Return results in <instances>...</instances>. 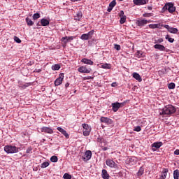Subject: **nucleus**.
<instances>
[{
    "label": "nucleus",
    "mask_w": 179,
    "mask_h": 179,
    "mask_svg": "<svg viewBox=\"0 0 179 179\" xmlns=\"http://www.w3.org/2000/svg\"><path fill=\"white\" fill-rule=\"evenodd\" d=\"M83 16V14H82V11H78L74 16L75 20H80L82 19V17Z\"/></svg>",
    "instance_id": "24"
},
{
    "label": "nucleus",
    "mask_w": 179,
    "mask_h": 179,
    "mask_svg": "<svg viewBox=\"0 0 179 179\" xmlns=\"http://www.w3.org/2000/svg\"><path fill=\"white\" fill-rule=\"evenodd\" d=\"M19 149L20 148L13 145H6L4 147V151L6 153H17V152H19Z\"/></svg>",
    "instance_id": "2"
},
{
    "label": "nucleus",
    "mask_w": 179,
    "mask_h": 179,
    "mask_svg": "<svg viewBox=\"0 0 179 179\" xmlns=\"http://www.w3.org/2000/svg\"><path fill=\"white\" fill-rule=\"evenodd\" d=\"M57 129L59 131V132H61V134H62V135H64L66 139H69V134L65 131V129H62V127H57Z\"/></svg>",
    "instance_id": "16"
},
{
    "label": "nucleus",
    "mask_w": 179,
    "mask_h": 179,
    "mask_svg": "<svg viewBox=\"0 0 179 179\" xmlns=\"http://www.w3.org/2000/svg\"><path fill=\"white\" fill-rule=\"evenodd\" d=\"M115 50H117V51H120L121 50V45L115 44L114 45Z\"/></svg>",
    "instance_id": "43"
},
{
    "label": "nucleus",
    "mask_w": 179,
    "mask_h": 179,
    "mask_svg": "<svg viewBox=\"0 0 179 179\" xmlns=\"http://www.w3.org/2000/svg\"><path fill=\"white\" fill-rule=\"evenodd\" d=\"M102 178L103 179H109L110 175L108 174V172H107V170L103 169L102 170Z\"/></svg>",
    "instance_id": "22"
},
{
    "label": "nucleus",
    "mask_w": 179,
    "mask_h": 179,
    "mask_svg": "<svg viewBox=\"0 0 179 179\" xmlns=\"http://www.w3.org/2000/svg\"><path fill=\"white\" fill-rule=\"evenodd\" d=\"M62 43H63V47H66V44H68V38H66V36L65 37H62L61 39Z\"/></svg>",
    "instance_id": "27"
},
{
    "label": "nucleus",
    "mask_w": 179,
    "mask_h": 179,
    "mask_svg": "<svg viewBox=\"0 0 179 179\" xmlns=\"http://www.w3.org/2000/svg\"><path fill=\"white\" fill-rule=\"evenodd\" d=\"M127 21V16H122L120 17V24H124V23H125V22Z\"/></svg>",
    "instance_id": "35"
},
{
    "label": "nucleus",
    "mask_w": 179,
    "mask_h": 179,
    "mask_svg": "<svg viewBox=\"0 0 179 179\" xmlns=\"http://www.w3.org/2000/svg\"><path fill=\"white\" fill-rule=\"evenodd\" d=\"M41 132H44V134H54V130L51 127H43L41 128Z\"/></svg>",
    "instance_id": "13"
},
{
    "label": "nucleus",
    "mask_w": 179,
    "mask_h": 179,
    "mask_svg": "<svg viewBox=\"0 0 179 179\" xmlns=\"http://www.w3.org/2000/svg\"><path fill=\"white\" fill-rule=\"evenodd\" d=\"M134 131L136 132H141V131H142V128L140 126H136L134 128Z\"/></svg>",
    "instance_id": "37"
},
{
    "label": "nucleus",
    "mask_w": 179,
    "mask_h": 179,
    "mask_svg": "<svg viewBox=\"0 0 179 179\" xmlns=\"http://www.w3.org/2000/svg\"><path fill=\"white\" fill-rule=\"evenodd\" d=\"M20 87H22V89H26V85L20 86Z\"/></svg>",
    "instance_id": "54"
},
{
    "label": "nucleus",
    "mask_w": 179,
    "mask_h": 179,
    "mask_svg": "<svg viewBox=\"0 0 179 179\" xmlns=\"http://www.w3.org/2000/svg\"><path fill=\"white\" fill-rule=\"evenodd\" d=\"M81 62H83V64H85L87 65H94V62H93V61H92L90 59H87V58H83L81 60Z\"/></svg>",
    "instance_id": "19"
},
{
    "label": "nucleus",
    "mask_w": 179,
    "mask_h": 179,
    "mask_svg": "<svg viewBox=\"0 0 179 179\" xmlns=\"http://www.w3.org/2000/svg\"><path fill=\"white\" fill-rule=\"evenodd\" d=\"M106 164L108 167H110V169H118V164L114 162V159H107L106 160Z\"/></svg>",
    "instance_id": "4"
},
{
    "label": "nucleus",
    "mask_w": 179,
    "mask_h": 179,
    "mask_svg": "<svg viewBox=\"0 0 179 179\" xmlns=\"http://www.w3.org/2000/svg\"><path fill=\"white\" fill-rule=\"evenodd\" d=\"M101 68H103V69H111V64H103L101 65Z\"/></svg>",
    "instance_id": "29"
},
{
    "label": "nucleus",
    "mask_w": 179,
    "mask_h": 179,
    "mask_svg": "<svg viewBox=\"0 0 179 179\" xmlns=\"http://www.w3.org/2000/svg\"><path fill=\"white\" fill-rule=\"evenodd\" d=\"M25 22H26L27 26H33V24H34V22L31 20V19H30L29 17H26Z\"/></svg>",
    "instance_id": "26"
},
{
    "label": "nucleus",
    "mask_w": 179,
    "mask_h": 179,
    "mask_svg": "<svg viewBox=\"0 0 179 179\" xmlns=\"http://www.w3.org/2000/svg\"><path fill=\"white\" fill-rule=\"evenodd\" d=\"M169 173V169H164L159 179H166V178L167 177V173Z\"/></svg>",
    "instance_id": "21"
},
{
    "label": "nucleus",
    "mask_w": 179,
    "mask_h": 179,
    "mask_svg": "<svg viewBox=\"0 0 179 179\" xmlns=\"http://www.w3.org/2000/svg\"><path fill=\"white\" fill-rule=\"evenodd\" d=\"M144 172H145V169H143V168L141 167L138 171V176H142Z\"/></svg>",
    "instance_id": "40"
},
{
    "label": "nucleus",
    "mask_w": 179,
    "mask_h": 179,
    "mask_svg": "<svg viewBox=\"0 0 179 179\" xmlns=\"http://www.w3.org/2000/svg\"><path fill=\"white\" fill-rule=\"evenodd\" d=\"M169 89H176V84L174 83H171L168 85Z\"/></svg>",
    "instance_id": "39"
},
{
    "label": "nucleus",
    "mask_w": 179,
    "mask_h": 179,
    "mask_svg": "<svg viewBox=\"0 0 179 179\" xmlns=\"http://www.w3.org/2000/svg\"><path fill=\"white\" fill-rule=\"evenodd\" d=\"M164 27L167 29L168 31H169V33H172V34H177V33H178V29L177 28L171 27L167 24L164 25Z\"/></svg>",
    "instance_id": "9"
},
{
    "label": "nucleus",
    "mask_w": 179,
    "mask_h": 179,
    "mask_svg": "<svg viewBox=\"0 0 179 179\" xmlns=\"http://www.w3.org/2000/svg\"><path fill=\"white\" fill-rule=\"evenodd\" d=\"M83 132L84 136H89L92 131V127L86 123L83 124Z\"/></svg>",
    "instance_id": "5"
},
{
    "label": "nucleus",
    "mask_w": 179,
    "mask_h": 179,
    "mask_svg": "<svg viewBox=\"0 0 179 179\" xmlns=\"http://www.w3.org/2000/svg\"><path fill=\"white\" fill-rule=\"evenodd\" d=\"M97 141H98V142H101V139H100V138H97Z\"/></svg>",
    "instance_id": "55"
},
{
    "label": "nucleus",
    "mask_w": 179,
    "mask_h": 179,
    "mask_svg": "<svg viewBox=\"0 0 179 179\" xmlns=\"http://www.w3.org/2000/svg\"><path fill=\"white\" fill-rule=\"evenodd\" d=\"M133 78L136 79V80H138V82H142V77H141V75L138 73H134Z\"/></svg>",
    "instance_id": "23"
},
{
    "label": "nucleus",
    "mask_w": 179,
    "mask_h": 179,
    "mask_svg": "<svg viewBox=\"0 0 179 179\" xmlns=\"http://www.w3.org/2000/svg\"><path fill=\"white\" fill-rule=\"evenodd\" d=\"M176 113V108L173 105H167L164 108L159 110V115H171V114H174Z\"/></svg>",
    "instance_id": "1"
},
{
    "label": "nucleus",
    "mask_w": 179,
    "mask_h": 179,
    "mask_svg": "<svg viewBox=\"0 0 179 179\" xmlns=\"http://www.w3.org/2000/svg\"><path fill=\"white\" fill-rule=\"evenodd\" d=\"M64 80V73H60L59 78L55 80V86H59L62 85V81Z\"/></svg>",
    "instance_id": "12"
},
{
    "label": "nucleus",
    "mask_w": 179,
    "mask_h": 179,
    "mask_svg": "<svg viewBox=\"0 0 179 179\" xmlns=\"http://www.w3.org/2000/svg\"><path fill=\"white\" fill-rule=\"evenodd\" d=\"M100 121L104 124H108V122H110V119L108 117H101Z\"/></svg>",
    "instance_id": "28"
},
{
    "label": "nucleus",
    "mask_w": 179,
    "mask_h": 179,
    "mask_svg": "<svg viewBox=\"0 0 179 179\" xmlns=\"http://www.w3.org/2000/svg\"><path fill=\"white\" fill-rule=\"evenodd\" d=\"M41 24L43 27L48 26V24H50V21L45 18H43L41 20Z\"/></svg>",
    "instance_id": "25"
},
{
    "label": "nucleus",
    "mask_w": 179,
    "mask_h": 179,
    "mask_svg": "<svg viewBox=\"0 0 179 179\" xmlns=\"http://www.w3.org/2000/svg\"><path fill=\"white\" fill-rule=\"evenodd\" d=\"M36 72L38 73L41 72V69H38V71H36Z\"/></svg>",
    "instance_id": "57"
},
{
    "label": "nucleus",
    "mask_w": 179,
    "mask_h": 179,
    "mask_svg": "<svg viewBox=\"0 0 179 179\" xmlns=\"http://www.w3.org/2000/svg\"><path fill=\"white\" fill-rule=\"evenodd\" d=\"M94 34V30L89 31L87 34H83L80 36V40H90Z\"/></svg>",
    "instance_id": "7"
},
{
    "label": "nucleus",
    "mask_w": 179,
    "mask_h": 179,
    "mask_svg": "<svg viewBox=\"0 0 179 179\" xmlns=\"http://www.w3.org/2000/svg\"><path fill=\"white\" fill-rule=\"evenodd\" d=\"M78 72L80 73H90L92 69L86 67V66H82L78 69Z\"/></svg>",
    "instance_id": "8"
},
{
    "label": "nucleus",
    "mask_w": 179,
    "mask_h": 179,
    "mask_svg": "<svg viewBox=\"0 0 179 179\" xmlns=\"http://www.w3.org/2000/svg\"><path fill=\"white\" fill-rule=\"evenodd\" d=\"M157 43H163V38H159L157 41Z\"/></svg>",
    "instance_id": "50"
},
{
    "label": "nucleus",
    "mask_w": 179,
    "mask_h": 179,
    "mask_svg": "<svg viewBox=\"0 0 179 179\" xmlns=\"http://www.w3.org/2000/svg\"><path fill=\"white\" fill-rule=\"evenodd\" d=\"M115 5H117V2L115 1V0L112 1L110 3H109V6L107 9L108 12H111L113 10V8H114V6H115Z\"/></svg>",
    "instance_id": "20"
},
{
    "label": "nucleus",
    "mask_w": 179,
    "mask_h": 179,
    "mask_svg": "<svg viewBox=\"0 0 179 179\" xmlns=\"http://www.w3.org/2000/svg\"><path fill=\"white\" fill-rule=\"evenodd\" d=\"M102 150H103L104 152H106V150H108V148L107 147H101Z\"/></svg>",
    "instance_id": "48"
},
{
    "label": "nucleus",
    "mask_w": 179,
    "mask_h": 179,
    "mask_svg": "<svg viewBox=\"0 0 179 179\" xmlns=\"http://www.w3.org/2000/svg\"><path fill=\"white\" fill-rule=\"evenodd\" d=\"M143 16L144 17H150V16H152V14L151 13H144V14H143Z\"/></svg>",
    "instance_id": "44"
},
{
    "label": "nucleus",
    "mask_w": 179,
    "mask_h": 179,
    "mask_svg": "<svg viewBox=\"0 0 179 179\" xmlns=\"http://www.w3.org/2000/svg\"><path fill=\"white\" fill-rule=\"evenodd\" d=\"M173 178L174 179H179V171L176 169L173 171Z\"/></svg>",
    "instance_id": "31"
},
{
    "label": "nucleus",
    "mask_w": 179,
    "mask_h": 179,
    "mask_svg": "<svg viewBox=\"0 0 179 179\" xmlns=\"http://www.w3.org/2000/svg\"><path fill=\"white\" fill-rule=\"evenodd\" d=\"M111 86H112V87H115V86H117V83H113L111 84Z\"/></svg>",
    "instance_id": "51"
},
{
    "label": "nucleus",
    "mask_w": 179,
    "mask_h": 179,
    "mask_svg": "<svg viewBox=\"0 0 179 179\" xmlns=\"http://www.w3.org/2000/svg\"><path fill=\"white\" fill-rule=\"evenodd\" d=\"M133 2L135 5H146L149 0H134Z\"/></svg>",
    "instance_id": "15"
},
{
    "label": "nucleus",
    "mask_w": 179,
    "mask_h": 179,
    "mask_svg": "<svg viewBox=\"0 0 179 179\" xmlns=\"http://www.w3.org/2000/svg\"><path fill=\"white\" fill-rule=\"evenodd\" d=\"M64 179H71L72 176L69 175V173H64L63 176Z\"/></svg>",
    "instance_id": "38"
},
{
    "label": "nucleus",
    "mask_w": 179,
    "mask_h": 179,
    "mask_svg": "<svg viewBox=\"0 0 179 179\" xmlns=\"http://www.w3.org/2000/svg\"><path fill=\"white\" fill-rule=\"evenodd\" d=\"M68 41H72L73 38H75V36H66Z\"/></svg>",
    "instance_id": "45"
},
{
    "label": "nucleus",
    "mask_w": 179,
    "mask_h": 179,
    "mask_svg": "<svg viewBox=\"0 0 179 179\" xmlns=\"http://www.w3.org/2000/svg\"><path fill=\"white\" fill-rule=\"evenodd\" d=\"M50 162H52V163H57V162H58V157L53 155L50 157Z\"/></svg>",
    "instance_id": "33"
},
{
    "label": "nucleus",
    "mask_w": 179,
    "mask_h": 179,
    "mask_svg": "<svg viewBox=\"0 0 179 179\" xmlns=\"http://www.w3.org/2000/svg\"><path fill=\"white\" fill-rule=\"evenodd\" d=\"M148 9H149L150 10H151L152 7L149 6V7H148Z\"/></svg>",
    "instance_id": "58"
},
{
    "label": "nucleus",
    "mask_w": 179,
    "mask_h": 179,
    "mask_svg": "<svg viewBox=\"0 0 179 179\" xmlns=\"http://www.w3.org/2000/svg\"><path fill=\"white\" fill-rule=\"evenodd\" d=\"M137 162L136 157H131L129 159V162L131 163V164H135Z\"/></svg>",
    "instance_id": "30"
},
{
    "label": "nucleus",
    "mask_w": 179,
    "mask_h": 179,
    "mask_svg": "<svg viewBox=\"0 0 179 179\" xmlns=\"http://www.w3.org/2000/svg\"><path fill=\"white\" fill-rule=\"evenodd\" d=\"M166 40H168L169 43H174V38H171L170 35H166L165 37Z\"/></svg>",
    "instance_id": "36"
},
{
    "label": "nucleus",
    "mask_w": 179,
    "mask_h": 179,
    "mask_svg": "<svg viewBox=\"0 0 179 179\" xmlns=\"http://www.w3.org/2000/svg\"><path fill=\"white\" fill-rule=\"evenodd\" d=\"M152 21L151 20H146L145 19H140L136 21V24L137 26L142 27L145 26V24H148V23H150Z\"/></svg>",
    "instance_id": "11"
},
{
    "label": "nucleus",
    "mask_w": 179,
    "mask_h": 179,
    "mask_svg": "<svg viewBox=\"0 0 179 179\" xmlns=\"http://www.w3.org/2000/svg\"><path fill=\"white\" fill-rule=\"evenodd\" d=\"M174 155H176L177 156H178V155H179V150H176L174 151Z\"/></svg>",
    "instance_id": "49"
},
{
    "label": "nucleus",
    "mask_w": 179,
    "mask_h": 179,
    "mask_svg": "<svg viewBox=\"0 0 179 179\" xmlns=\"http://www.w3.org/2000/svg\"><path fill=\"white\" fill-rule=\"evenodd\" d=\"M31 150H33V148H31V147H29L27 149L26 153H31Z\"/></svg>",
    "instance_id": "46"
},
{
    "label": "nucleus",
    "mask_w": 179,
    "mask_h": 179,
    "mask_svg": "<svg viewBox=\"0 0 179 179\" xmlns=\"http://www.w3.org/2000/svg\"><path fill=\"white\" fill-rule=\"evenodd\" d=\"M154 48H155V50H159V51H166V47L160 44H155Z\"/></svg>",
    "instance_id": "18"
},
{
    "label": "nucleus",
    "mask_w": 179,
    "mask_h": 179,
    "mask_svg": "<svg viewBox=\"0 0 179 179\" xmlns=\"http://www.w3.org/2000/svg\"><path fill=\"white\" fill-rule=\"evenodd\" d=\"M52 71H59L61 69V66L59 64H55L52 66Z\"/></svg>",
    "instance_id": "32"
},
{
    "label": "nucleus",
    "mask_w": 179,
    "mask_h": 179,
    "mask_svg": "<svg viewBox=\"0 0 179 179\" xmlns=\"http://www.w3.org/2000/svg\"><path fill=\"white\" fill-rule=\"evenodd\" d=\"M125 104H127V102H125V101H124L122 103H120V102L113 103L111 104L112 110H113V111H114V113H117V111L118 110H120V108L124 107L125 106Z\"/></svg>",
    "instance_id": "3"
},
{
    "label": "nucleus",
    "mask_w": 179,
    "mask_h": 179,
    "mask_svg": "<svg viewBox=\"0 0 179 179\" xmlns=\"http://www.w3.org/2000/svg\"><path fill=\"white\" fill-rule=\"evenodd\" d=\"M137 55H138L139 57H142V53H141V52L138 51V52H137Z\"/></svg>",
    "instance_id": "52"
},
{
    "label": "nucleus",
    "mask_w": 179,
    "mask_h": 179,
    "mask_svg": "<svg viewBox=\"0 0 179 179\" xmlns=\"http://www.w3.org/2000/svg\"><path fill=\"white\" fill-rule=\"evenodd\" d=\"M164 9L168 10L169 13H174V11L176 10V6H174V3H167L164 6Z\"/></svg>",
    "instance_id": "6"
},
{
    "label": "nucleus",
    "mask_w": 179,
    "mask_h": 179,
    "mask_svg": "<svg viewBox=\"0 0 179 179\" xmlns=\"http://www.w3.org/2000/svg\"><path fill=\"white\" fill-rule=\"evenodd\" d=\"M48 166H50V162H45L41 164V169H45V168L48 167Z\"/></svg>",
    "instance_id": "34"
},
{
    "label": "nucleus",
    "mask_w": 179,
    "mask_h": 179,
    "mask_svg": "<svg viewBox=\"0 0 179 179\" xmlns=\"http://www.w3.org/2000/svg\"><path fill=\"white\" fill-rule=\"evenodd\" d=\"M85 157H83L84 162H87L89 161L90 159H92V151L90 150H87L85 153Z\"/></svg>",
    "instance_id": "14"
},
{
    "label": "nucleus",
    "mask_w": 179,
    "mask_h": 179,
    "mask_svg": "<svg viewBox=\"0 0 179 179\" xmlns=\"http://www.w3.org/2000/svg\"><path fill=\"white\" fill-rule=\"evenodd\" d=\"M14 41H15V43H17V44H20V43H22V40H20V38H19V37L17 36L14 37Z\"/></svg>",
    "instance_id": "42"
},
{
    "label": "nucleus",
    "mask_w": 179,
    "mask_h": 179,
    "mask_svg": "<svg viewBox=\"0 0 179 179\" xmlns=\"http://www.w3.org/2000/svg\"><path fill=\"white\" fill-rule=\"evenodd\" d=\"M163 146L162 142H156L152 144V152H156L157 149H160Z\"/></svg>",
    "instance_id": "10"
},
{
    "label": "nucleus",
    "mask_w": 179,
    "mask_h": 179,
    "mask_svg": "<svg viewBox=\"0 0 179 179\" xmlns=\"http://www.w3.org/2000/svg\"><path fill=\"white\" fill-rule=\"evenodd\" d=\"M85 79H87V80L93 79V77H92V76H87V77H85Z\"/></svg>",
    "instance_id": "53"
},
{
    "label": "nucleus",
    "mask_w": 179,
    "mask_h": 179,
    "mask_svg": "<svg viewBox=\"0 0 179 179\" xmlns=\"http://www.w3.org/2000/svg\"><path fill=\"white\" fill-rule=\"evenodd\" d=\"M40 13H35L33 15L34 20H36V19H40Z\"/></svg>",
    "instance_id": "41"
},
{
    "label": "nucleus",
    "mask_w": 179,
    "mask_h": 179,
    "mask_svg": "<svg viewBox=\"0 0 179 179\" xmlns=\"http://www.w3.org/2000/svg\"><path fill=\"white\" fill-rule=\"evenodd\" d=\"M68 86H69V83H66V84L65 85V87H68Z\"/></svg>",
    "instance_id": "56"
},
{
    "label": "nucleus",
    "mask_w": 179,
    "mask_h": 179,
    "mask_svg": "<svg viewBox=\"0 0 179 179\" xmlns=\"http://www.w3.org/2000/svg\"><path fill=\"white\" fill-rule=\"evenodd\" d=\"M37 26H38V23L37 24Z\"/></svg>",
    "instance_id": "60"
},
{
    "label": "nucleus",
    "mask_w": 179,
    "mask_h": 179,
    "mask_svg": "<svg viewBox=\"0 0 179 179\" xmlns=\"http://www.w3.org/2000/svg\"><path fill=\"white\" fill-rule=\"evenodd\" d=\"M120 17H122V16H125L124 15V10H121L119 15Z\"/></svg>",
    "instance_id": "47"
},
{
    "label": "nucleus",
    "mask_w": 179,
    "mask_h": 179,
    "mask_svg": "<svg viewBox=\"0 0 179 179\" xmlns=\"http://www.w3.org/2000/svg\"><path fill=\"white\" fill-rule=\"evenodd\" d=\"M72 1V2H76V1H78V0H71Z\"/></svg>",
    "instance_id": "59"
},
{
    "label": "nucleus",
    "mask_w": 179,
    "mask_h": 179,
    "mask_svg": "<svg viewBox=\"0 0 179 179\" xmlns=\"http://www.w3.org/2000/svg\"><path fill=\"white\" fill-rule=\"evenodd\" d=\"M164 25L162 24H150L148 25V27L150 29H162Z\"/></svg>",
    "instance_id": "17"
}]
</instances>
